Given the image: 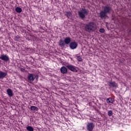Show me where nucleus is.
<instances>
[{
	"label": "nucleus",
	"instance_id": "1a4fd4ad",
	"mask_svg": "<svg viewBox=\"0 0 131 131\" xmlns=\"http://www.w3.org/2000/svg\"><path fill=\"white\" fill-rule=\"evenodd\" d=\"M66 45V44L65 43V41H64L62 39L59 40L58 42V45L59 46V47H60L61 48H64Z\"/></svg>",
	"mask_w": 131,
	"mask_h": 131
},
{
	"label": "nucleus",
	"instance_id": "6ab92c4d",
	"mask_svg": "<svg viewBox=\"0 0 131 131\" xmlns=\"http://www.w3.org/2000/svg\"><path fill=\"white\" fill-rule=\"evenodd\" d=\"M27 130L28 131H33L34 129L33 127H31V126H28L26 127Z\"/></svg>",
	"mask_w": 131,
	"mask_h": 131
},
{
	"label": "nucleus",
	"instance_id": "4468645a",
	"mask_svg": "<svg viewBox=\"0 0 131 131\" xmlns=\"http://www.w3.org/2000/svg\"><path fill=\"white\" fill-rule=\"evenodd\" d=\"M7 95H8L9 97L10 98L13 97V91H12V90L8 89L7 90Z\"/></svg>",
	"mask_w": 131,
	"mask_h": 131
},
{
	"label": "nucleus",
	"instance_id": "9d476101",
	"mask_svg": "<svg viewBox=\"0 0 131 131\" xmlns=\"http://www.w3.org/2000/svg\"><path fill=\"white\" fill-rule=\"evenodd\" d=\"M108 85L109 86H111V88H116L117 86V84L115 81H111L108 82Z\"/></svg>",
	"mask_w": 131,
	"mask_h": 131
},
{
	"label": "nucleus",
	"instance_id": "2eb2a0df",
	"mask_svg": "<svg viewBox=\"0 0 131 131\" xmlns=\"http://www.w3.org/2000/svg\"><path fill=\"white\" fill-rule=\"evenodd\" d=\"M106 102L107 104H112L114 102V100H113L112 98L110 97L106 99Z\"/></svg>",
	"mask_w": 131,
	"mask_h": 131
},
{
	"label": "nucleus",
	"instance_id": "7ed1b4c3",
	"mask_svg": "<svg viewBox=\"0 0 131 131\" xmlns=\"http://www.w3.org/2000/svg\"><path fill=\"white\" fill-rule=\"evenodd\" d=\"M89 14V11L85 8H81L78 12V15L82 20H83L85 18L86 16Z\"/></svg>",
	"mask_w": 131,
	"mask_h": 131
},
{
	"label": "nucleus",
	"instance_id": "f3484780",
	"mask_svg": "<svg viewBox=\"0 0 131 131\" xmlns=\"http://www.w3.org/2000/svg\"><path fill=\"white\" fill-rule=\"evenodd\" d=\"M30 109L32 111H38V107L35 106H31Z\"/></svg>",
	"mask_w": 131,
	"mask_h": 131
},
{
	"label": "nucleus",
	"instance_id": "0eeeda50",
	"mask_svg": "<svg viewBox=\"0 0 131 131\" xmlns=\"http://www.w3.org/2000/svg\"><path fill=\"white\" fill-rule=\"evenodd\" d=\"M78 46V44L77 42L75 41L71 42L69 45V47L71 50H75L76 48H77V46Z\"/></svg>",
	"mask_w": 131,
	"mask_h": 131
},
{
	"label": "nucleus",
	"instance_id": "20e7f679",
	"mask_svg": "<svg viewBox=\"0 0 131 131\" xmlns=\"http://www.w3.org/2000/svg\"><path fill=\"white\" fill-rule=\"evenodd\" d=\"M35 78H38V76L37 75L29 74L28 75V80H29V81H34Z\"/></svg>",
	"mask_w": 131,
	"mask_h": 131
},
{
	"label": "nucleus",
	"instance_id": "4be33fe9",
	"mask_svg": "<svg viewBox=\"0 0 131 131\" xmlns=\"http://www.w3.org/2000/svg\"><path fill=\"white\" fill-rule=\"evenodd\" d=\"M99 32H100L101 33H104V32H105V29L103 28L99 29Z\"/></svg>",
	"mask_w": 131,
	"mask_h": 131
},
{
	"label": "nucleus",
	"instance_id": "f03ea898",
	"mask_svg": "<svg viewBox=\"0 0 131 131\" xmlns=\"http://www.w3.org/2000/svg\"><path fill=\"white\" fill-rule=\"evenodd\" d=\"M97 28V25L95 22H90L85 26V30L87 32H93Z\"/></svg>",
	"mask_w": 131,
	"mask_h": 131
},
{
	"label": "nucleus",
	"instance_id": "39448f33",
	"mask_svg": "<svg viewBox=\"0 0 131 131\" xmlns=\"http://www.w3.org/2000/svg\"><path fill=\"white\" fill-rule=\"evenodd\" d=\"M67 68L72 71V72H78V70L76 69V67L74 66L69 64L66 66Z\"/></svg>",
	"mask_w": 131,
	"mask_h": 131
},
{
	"label": "nucleus",
	"instance_id": "6e6552de",
	"mask_svg": "<svg viewBox=\"0 0 131 131\" xmlns=\"http://www.w3.org/2000/svg\"><path fill=\"white\" fill-rule=\"evenodd\" d=\"M94 127H95V125H94L93 123L89 122L86 125V128L89 131H93V129H94Z\"/></svg>",
	"mask_w": 131,
	"mask_h": 131
},
{
	"label": "nucleus",
	"instance_id": "dca6fc26",
	"mask_svg": "<svg viewBox=\"0 0 131 131\" xmlns=\"http://www.w3.org/2000/svg\"><path fill=\"white\" fill-rule=\"evenodd\" d=\"M65 16H67L68 18H71L72 16V13L70 11H66Z\"/></svg>",
	"mask_w": 131,
	"mask_h": 131
},
{
	"label": "nucleus",
	"instance_id": "f8f14e48",
	"mask_svg": "<svg viewBox=\"0 0 131 131\" xmlns=\"http://www.w3.org/2000/svg\"><path fill=\"white\" fill-rule=\"evenodd\" d=\"M7 76V73L0 71V79H4Z\"/></svg>",
	"mask_w": 131,
	"mask_h": 131
},
{
	"label": "nucleus",
	"instance_id": "f257e3e1",
	"mask_svg": "<svg viewBox=\"0 0 131 131\" xmlns=\"http://www.w3.org/2000/svg\"><path fill=\"white\" fill-rule=\"evenodd\" d=\"M112 12V8L109 6H104L103 10L99 13V17L103 19L105 18L107 14H110Z\"/></svg>",
	"mask_w": 131,
	"mask_h": 131
},
{
	"label": "nucleus",
	"instance_id": "423d86ee",
	"mask_svg": "<svg viewBox=\"0 0 131 131\" xmlns=\"http://www.w3.org/2000/svg\"><path fill=\"white\" fill-rule=\"evenodd\" d=\"M0 59L4 61V62H9V61H10V58L9 57V56L7 55H1Z\"/></svg>",
	"mask_w": 131,
	"mask_h": 131
},
{
	"label": "nucleus",
	"instance_id": "ddd939ff",
	"mask_svg": "<svg viewBox=\"0 0 131 131\" xmlns=\"http://www.w3.org/2000/svg\"><path fill=\"white\" fill-rule=\"evenodd\" d=\"M64 41L66 45H69V43H71L70 42L71 41V38H70L69 37H67L64 39Z\"/></svg>",
	"mask_w": 131,
	"mask_h": 131
},
{
	"label": "nucleus",
	"instance_id": "9b49d317",
	"mask_svg": "<svg viewBox=\"0 0 131 131\" xmlns=\"http://www.w3.org/2000/svg\"><path fill=\"white\" fill-rule=\"evenodd\" d=\"M67 68H66L65 67L63 66L60 68V72L62 74H66L67 73Z\"/></svg>",
	"mask_w": 131,
	"mask_h": 131
},
{
	"label": "nucleus",
	"instance_id": "a211bd4d",
	"mask_svg": "<svg viewBox=\"0 0 131 131\" xmlns=\"http://www.w3.org/2000/svg\"><path fill=\"white\" fill-rule=\"evenodd\" d=\"M15 11L16 13H21V12H22V9L20 7H16L15 8Z\"/></svg>",
	"mask_w": 131,
	"mask_h": 131
},
{
	"label": "nucleus",
	"instance_id": "aec40b11",
	"mask_svg": "<svg viewBox=\"0 0 131 131\" xmlns=\"http://www.w3.org/2000/svg\"><path fill=\"white\" fill-rule=\"evenodd\" d=\"M77 59L79 62H81L82 61V58L80 56H77Z\"/></svg>",
	"mask_w": 131,
	"mask_h": 131
},
{
	"label": "nucleus",
	"instance_id": "412c9836",
	"mask_svg": "<svg viewBox=\"0 0 131 131\" xmlns=\"http://www.w3.org/2000/svg\"><path fill=\"white\" fill-rule=\"evenodd\" d=\"M108 116H112V115H113V112H112V111H109L108 112Z\"/></svg>",
	"mask_w": 131,
	"mask_h": 131
}]
</instances>
